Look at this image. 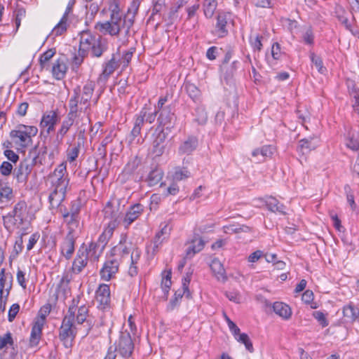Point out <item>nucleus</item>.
I'll use <instances>...</instances> for the list:
<instances>
[{"instance_id":"c756f323","label":"nucleus","mask_w":359,"mask_h":359,"mask_svg":"<svg viewBox=\"0 0 359 359\" xmlns=\"http://www.w3.org/2000/svg\"><path fill=\"white\" fill-rule=\"evenodd\" d=\"M318 143L317 137L304 138L299 140L297 150L302 155H306L317 147Z\"/></svg>"},{"instance_id":"338daca9","label":"nucleus","mask_w":359,"mask_h":359,"mask_svg":"<svg viewBox=\"0 0 359 359\" xmlns=\"http://www.w3.org/2000/svg\"><path fill=\"white\" fill-rule=\"evenodd\" d=\"M263 36L259 34H257L255 37L250 36V43L254 50L260 51L262 48V39Z\"/></svg>"},{"instance_id":"9b49d317","label":"nucleus","mask_w":359,"mask_h":359,"mask_svg":"<svg viewBox=\"0 0 359 359\" xmlns=\"http://www.w3.org/2000/svg\"><path fill=\"white\" fill-rule=\"evenodd\" d=\"M109 212H110V215H111L112 217H114V218L118 217L117 212L113 213L112 212H111L110 203H108L106 210H105L106 215L108 216V215L109 214ZM116 224H117L116 219H115L114 221L109 222L107 228H106L104 230V231L102 233V234L100 235L97 241L95 243H97V245H99L100 247H102L104 250L105 246L107 245L109 240L110 239V238L111 237V236L113 234L114 229H115Z\"/></svg>"},{"instance_id":"69168bd1","label":"nucleus","mask_w":359,"mask_h":359,"mask_svg":"<svg viewBox=\"0 0 359 359\" xmlns=\"http://www.w3.org/2000/svg\"><path fill=\"white\" fill-rule=\"evenodd\" d=\"M140 133H141V130L133 126L130 135L128 137L129 144L140 143V139L137 138L139 137V135H140Z\"/></svg>"},{"instance_id":"a211bd4d","label":"nucleus","mask_w":359,"mask_h":359,"mask_svg":"<svg viewBox=\"0 0 359 359\" xmlns=\"http://www.w3.org/2000/svg\"><path fill=\"white\" fill-rule=\"evenodd\" d=\"M75 243L76 237L74 234L71 232H68L60 244V253L67 260L72 258L75 251Z\"/></svg>"},{"instance_id":"4d7b16f0","label":"nucleus","mask_w":359,"mask_h":359,"mask_svg":"<svg viewBox=\"0 0 359 359\" xmlns=\"http://www.w3.org/2000/svg\"><path fill=\"white\" fill-rule=\"evenodd\" d=\"M147 116V109L144 107L139 114H136L134 118V126L142 130V127L145 121Z\"/></svg>"},{"instance_id":"f03ea898","label":"nucleus","mask_w":359,"mask_h":359,"mask_svg":"<svg viewBox=\"0 0 359 359\" xmlns=\"http://www.w3.org/2000/svg\"><path fill=\"white\" fill-rule=\"evenodd\" d=\"M78 302L75 299H73L72 305L68 310V315L64 317L59 329V339L66 348H70L72 346V342L76 336L77 331L74 325V320Z\"/></svg>"},{"instance_id":"f257e3e1","label":"nucleus","mask_w":359,"mask_h":359,"mask_svg":"<svg viewBox=\"0 0 359 359\" xmlns=\"http://www.w3.org/2000/svg\"><path fill=\"white\" fill-rule=\"evenodd\" d=\"M50 183L51 192L48 197L50 208L56 209L60 206L66 197L67 188L69 184L67 164L63 162L58 165L48 177Z\"/></svg>"},{"instance_id":"ea45409f","label":"nucleus","mask_w":359,"mask_h":359,"mask_svg":"<svg viewBox=\"0 0 359 359\" xmlns=\"http://www.w3.org/2000/svg\"><path fill=\"white\" fill-rule=\"evenodd\" d=\"M273 311L283 319L287 320L292 316L290 307L283 302H275L273 305Z\"/></svg>"},{"instance_id":"4c0bfd02","label":"nucleus","mask_w":359,"mask_h":359,"mask_svg":"<svg viewBox=\"0 0 359 359\" xmlns=\"http://www.w3.org/2000/svg\"><path fill=\"white\" fill-rule=\"evenodd\" d=\"M14 198L12 188L6 184H0V203H3L4 207L8 205Z\"/></svg>"},{"instance_id":"58836bf2","label":"nucleus","mask_w":359,"mask_h":359,"mask_svg":"<svg viewBox=\"0 0 359 359\" xmlns=\"http://www.w3.org/2000/svg\"><path fill=\"white\" fill-rule=\"evenodd\" d=\"M238 63V62L237 61H233L230 65H222L221 71L222 73V76L226 81V83H229L232 81L234 74L237 70Z\"/></svg>"},{"instance_id":"473e14b6","label":"nucleus","mask_w":359,"mask_h":359,"mask_svg":"<svg viewBox=\"0 0 359 359\" xmlns=\"http://www.w3.org/2000/svg\"><path fill=\"white\" fill-rule=\"evenodd\" d=\"M265 204L269 210L273 212H277L282 215H285V206L280 203L276 198L269 196L265 201Z\"/></svg>"},{"instance_id":"39448f33","label":"nucleus","mask_w":359,"mask_h":359,"mask_svg":"<svg viewBox=\"0 0 359 359\" xmlns=\"http://www.w3.org/2000/svg\"><path fill=\"white\" fill-rule=\"evenodd\" d=\"M37 133L38 128L35 126L20 124L11 131L10 137L15 144L25 148L32 143V137Z\"/></svg>"},{"instance_id":"cd10ccee","label":"nucleus","mask_w":359,"mask_h":359,"mask_svg":"<svg viewBox=\"0 0 359 359\" xmlns=\"http://www.w3.org/2000/svg\"><path fill=\"white\" fill-rule=\"evenodd\" d=\"M198 138L195 136H189L179 147L178 153L181 155H190L198 147Z\"/></svg>"},{"instance_id":"2f4dec72","label":"nucleus","mask_w":359,"mask_h":359,"mask_svg":"<svg viewBox=\"0 0 359 359\" xmlns=\"http://www.w3.org/2000/svg\"><path fill=\"white\" fill-rule=\"evenodd\" d=\"M76 124V121L67 115L65 119L61 123V126L57 131L55 138L57 141L62 142L64 137L67 135L71 127Z\"/></svg>"},{"instance_id":"393cba45","label":"nucleus","mask_w":359,"mask_h":359,"mask_svg":"<svg viewBox=\"0 0 359 359\" xmlns=\"http://www.w3.org/2000/svg\"><path fill=\"white\" fill-rule=\"evenodd\" d=\"M48 154V146L43 145L39 150L36 147L32 149L28 155V158L33 163L34 165L37 164L43 165L46 162V154Z\"/></svg>"},{"instance_id":"680f3d73","label":"nucleus","mask_w":359,"mask_h":359,"mask_svg":"<svg viewBox=\"0 0 359 359\" xmlns=\"http://www.w3.org/2000/svg\"><path fill=\"white\" fill-rule=\"evenodd\" d=\"M56 53L55 48H50L41 55L39 62L42 67H45V64L48 62Z\"/></svg>"},{"instance_id":"864d4df0","label":"nucleus","mask_w":359,"mask_h":359,"mask_svg":"<svg viewBox=\"0 0 359 359\" xmlns=\"http://www.w3.org/2000/svg\"><path fill=\"white\" fill-rule=\"evenodd\" d=\"M191 176L190 172L185 167H177L173 174V179L176 181H182Z\"/></svg>"},{"instance_id":"6e6d98bb","label":"nucleus","mask_w":359,"mask_h":359,"mask_svg":"<svg viewBox=\"0 0 359 359\" xmlns=\"http://www.w3.org/2000/svg\"><path fill=\"white\" fill-rule=\"evenodd\" d=\"M201 7L199 0H196L193 4H189L185 8L187 13V20H189L197 14L198 11Z\"/></svg>"},{"instance_id":"9d476101","label":"nucleus","mask_w":359,"mask_h":359,"mask_svg":"<svg viewBox=\"0 0 359 359\" xmlns=\"http://www.w3.org/2000/svg\"><path fill=\"white\" fill-rule=\"evenodd\" d=\"M119 58L113 54L109 60L102 64V71L97 78V83L104 86L109 76L119 67Z\"/></svg>"},{"instance_id":"72a5a7b5","label":"nucleus","mask_w":359,"mask_h":359,"mask_svg":"<svg viewBox=\"0 0 359 359\" xmlns=\"http://www.w3.org/2000/svg\"><path fill=\"white\" fill-rule=\"evenodd\" d=\"M273 154V148L271 145H264L260 148L255 149L252 155L257 158L259 162L264 161L267 158H271Z\"/></svg>"},{"instance_id":"ddd939ff","label":"nucleus","mask_w":359,"mask_h":359,"mask_svg":"<svg viewBox=\"0 0 359 359\" xmlns=\"http://www.w3.org/2000/svg\"><path fill=\"white\" fill-rule=\"evenodd\" d=\"M170 231L171 228L168 224L164 223L161 224L160 231L156 233L153 241L149 246L153 255H155L159 250L162 244L168 241L170 235Z\"/></svg>"},{"instance_id":"2eb2a0df","label":"nucleus","mask_w":359,"mask_h":359,"mask_svg":"<svg viewBox=\"0 0 359 359\" xmlns=\"http://www.w3.org/2000/svg\"><path fill=\"white\" fill-rule=\"evenodd\" d=\"M34 166L33 163H32L28 158L21 161L13 172V175L18 182L20 183H25L27 181L28 177Z\"/></svg>"},{"instance_id":"5701e85b","label":"nucleus","mask_w":359,"mask_h":359,"mask_svg":"<svg viewBox=\"0 0 359 359\" xmlns=\"http://www.w3.org/2000/svg\"><path fill=\"white\" fill-rule=\"evenodd\" d=\"M144 207L141 203H135L131 205L127 210L123 222L126 227L130 226L144 212Z\"/></svg>"},{"instance_id":"c85d7f7f","label":"nucleus","mask_w":359,"mask_h":359,"mask_svg":"<svg viewBox=\"0 0 359 359\" xmlns=\"http://www.w3.org/2000/svg\"><path fill=\"white\" fill-rule=\"evenodd\" d=\"M80 248H83L86 250L87 257L91 262H97L104 249L93 241L90 242L88 245L83 244Z\"/></svg>"},{"instance_id":"49530a36","label":"nucleus","mask_w":359,"mask_h":359,"mask_svg":"<svg viewBox=\"0 0 359 359\" xmlns=\"http://www.w3.org/2000/svg\"><path fill=\"white\" fill-rule=\"evenodd\" d=\"M163 172L160 168H154L150 171L147 181L150 187L156 185L162 179Z\"/></svg>"},{"instance_id":"6ab92c4d","label":"nucleus","mask_w":359,"mask_h":359,"mask_svg":"<svg viewBox=\"0 0 359 359\" xmlns=\"http://www.w3.org/2000/svg\"><path fill=\"white\" fill-rule=\"evenodd\" d=\"M95 297L99 303V307L104 309L107 308L111 302V292L109 285L107 284H100L95 292Z\"/></svg>"},{"instance_id":"a18cd8bd","label":"nucleus","mask_w":359,"mask_h":359,"mask_svg":"<svg viewBox=\"0 0 359 359\" xmlns=\"http://www.w3.org/2000/svg\"><path fill=\"white\" fill-rule=\"evenodd\" d=\"M67 12H65L60 22L53 29L51 35H53L54 37H56L62 35L64 32H65L67 28Z\"/></svg>"},{"instance_id":"f3484780","label":"nucleus","mask_w":359,"mask_h":359,"mask_svg":"<svg viewBox=\"0 0 359 359\" xmlns=\"http://www.w3.org/2000/svg\"><path fill=\"white\" fill-rule=\"evenodd\" d=\"M132 249V243L127 241L126 235H121L119 243L111 250L109 255L119 258L121 262V258L128 255Z\"/></svg>"},{"instance_id":"7ed1b4c3","label":"nucleus","mask_w":359,"mask_h":359,"mask_svg":"<svg viewBox=\"0 0 359 359\" xmlns=\"http://www.w3.org/2000/svg\"><path fill=\"white\" fill-rule=\"evenodd\" d=\"M133 25L131 19H128L124 15H120L110 18L109 20L104 22H99L96 24L95 27L104 35L117 36L121 29H124L126 36L128 35Z\"/></svg>"},{"instance_id":"3c124183","label":"nucleus","mask_w":359,"mask_h":359,"mask_svg":"<svg viewBox=\"0 0 359 359\" xmlns=\"http://www.w3.org/2000/svg\"><path fill=\"white\" fill-rule=\"evenodd\" d=\"M171 275V270L164 271V273H163V278L161 280V288L164 292V294L166 297L169 293V290L172 285Z\"/></svg>"},{"instance_id":"774afa93","label":"nucleus","mask_w":359,"mask_h":359,"mask_svg":"<svg viewBox=\"0 0 359 359\" xmlns=\"http://www.w3.org/2000/svg\"><path fill=\"white\" fill-rule=\"evenodd\" d=\"M352 100V108L355 114L359 116V93L357 91H352L351 93Z\"/></svg>"},{"instance_id":"1a4fd4ad","label":"nucleus","mask_w":359,"mask_h":359,"mask_svg":"<svg viewBox=\"0 0 359 359\" xmlns=\"http://www.w3.org/2000/svg\"><path fill=\"white\" fill-rule=\"evenodd\" d=\"M120 259L109 255L107 257L99 274L100 279L104 281H109L114 278L118 271Z\"/></svg>"},{"instance_id":"4468645a","label":"nucleus","mask_w":359,"mask_h":359,"mask_svg":"<svg viewBox=\"0 0 359 359\" xmlns=\"http://www.w3.org/2000/svg\"><path fill=\"white\" fill-rule=\"evenodd\" d=\"M154 136V140L152 142L151 152L156 156H161L165 151L166 146V139L168 134L164 131L163 129H156Z\"/></svg>"},{"instance_id":"aec40b11","label":"nucleus","mask_w":359,"mask_h":359,"mask_svg":"<svg viewBox=\"0 0 359 359\" xmlns=\"http://www.w3.org/2000/svg\"><path fill=\"white\" fill-rule=\"evenodd\" d=\"M89 259L87 257L86 250L79 248L74 259L71 271L74 274H79L87 266Z\"/></svg>"},{"instance_id":"0eeeda50","label":"nucleus","mask_w":359,"mask_h":359,"mask_svg":"<svg viewBox=\"0 0 359 359\" xmlns=\"http://www.w3.org/2000/svg\"><path fill=\"white\" fill-rule=\"evenodd\" d=\"M27 205L25 201H21L15 204L13 210L7 215L3 217L6 229H9L15 226L20 228L24 224Z\"/></svg>"},{"instance_id":"4be33fe9","label":"nucleus","mask_w":359,"mask_h":359,"mask_svg":"<svg viewBox=\"0 0 359 359\" xmlns=\"http://www.w3.org/2000/svg\"><path fill=\"white\" fill-rule=\"evenodd\" d=\"M85 132V129L81 130L78 136L77 141L71 144L66 151L67 160L69 163H72L76 160L80 153L81 147L84 143V136L82 133Z\"/></svg>"},{"instance_id":"bf43d9fd","label":"nucleus","mask_w":359,"mask_h":359,"mask_svg":"<svg viewBox=\"0 0 359 359\" xmlns=\"http://www.w3.org/2000/svg\"><path fill=\"white\" fill-rule=\"evenodd\" d=\"M236 340L242 344H243L246 348V349L250 352H254V348L252 346V343L251 340L250 339L248 335L245 333H241L239 334L238 337H237Z\"/></svg>"},{"instance_id":"f8f14e48","label":"nucleus","mask_w":359,"mask_h":359,"mask_svg":"<svg viewBox=\"0 0 359 359\" xmlns=\"http://www.w3.org/2000/svg\"><path fill=\"white\" fill-rule=\"evenodd\" d=\"M216 20L217 22L214 32L215 35L219 38H223L227 36L229 34L227 25L229 22L231 21V13L223 11H219L217 12Z\"/></svg>"},{"instance_id":"5fc2aeb1","label":"nucleus","mask_w":359,"mask_h":359,"mask_svg":"<svg viewBox=\"0 0 359 359\" xmlns=\"http://www.w3.org/2000/svg\"><path fill=\"white\" fill-rule=\"evenodd\" d=\"M187 291H185L183 288L175 291L173 299H172L169 303L168 309L170 310H173L175 307L178 304L179 301L182 299L183 295L187 297Z\"/></svg>"},{"instance_id":"a878e982","label":"nucleus","mask_w":359,"mask_h":359,"mask_svg":"<svg viewBox=\"0 0 359 359\" xmlns=\"http://www.w3.org/2000/svg\"><path fill=\"white\" fill-rule=\"evenodd\" d=\"M185 250V259H191L196 253L201 252L205 246V242L201 237L193 238L188 242Z\"/></svg>"},{"instance_id":"423d86ee","label":"nucleus","mask_w":359,"mask_h":359,"mask_svg":"<svg viewBox=\"0 0 359 359\" xmlns=\"http://www.w3.org/2000/svg\"><path fill=\"white\" fill-rule=\"evenodd\" d=\"M51 308V304H46L40 309L39 317L36 319L32 328L29 341V346L30 348H35L39 344L46 318L50 313Z\"/></svg>"},{"instance_id":"c9c22d12","label":"nucleus","mask_w":359,"mask_h":359,"mask_svg":"<svg viewBox=\"0 0 359 359\" xmlns=\"http://www.w3.org/2000/svg\"><path fill=\"white\" fill-rule=\"evenodd\" d=\"M96 35L93 34L89 31H82L80 33V45L79 48V52L82 53L83 55H85V49L87 47H89V44L92 41H95V38Z\"/></svg>"},{"instance_id":"c03bdc74","label":"nucleus","mask_w":359,"mask_h":359,"mask_svg":"<svg viewBox=\"0 0 359 359\" xmlns=\"http://www.w3.org/2000/svg\"><path fill=\"white\" fill-rule=\"evenodd\" d=\"M62 143V142H59L57 141V139L55 138L48 147V163H53L54 159L59 155L60 146Z\"/></svg>"},{"instance_id":"de8ad7c7","label":"nucleus","mask_w":359,"mask_h":359,"mask_svg":"<svg viewBox=\"0 0 359 359\" xmlns=\"http://www.w3.org/2000/svg\"><path fill=\"white\" fill-rule=\"evenodd\" d=\"M193 115L195 116L194 121L198 123L199 125H204L207 122L208 115L203 105L199 104L197 106Z\"/></svg>"},{"instance_id":"8fccbe9b","label":"nucleus","mask_w":359,"mask_h":359,"mask_svg":"<svg viewBox=\"0 0 359 359\" xmlns=\"http://www.w3.org/2000/svg\"><path fill=\"white\" fill-rule=\"evenodd\" d=\"M210 268L212 271L217 276L218 279L222 277L224 280H226V277L225 276V270L223 267V265L218 259H215L212 261V263L210 264Z\"/></svg>"},{"instance_id":"a19ab883","label":"nucleus","mask_w":359,"mask_h":359,"mask_svg":"<svg viewBox=\"0 0 359 359\" xmlns=\"http://www.w3.org/2000/svg\"><path fill=\"white\" fill-rule=\"evenodd\" d=\"M343 314L348 321L353 322L359 318V309L353 303H350L344 306Z\"/></svg>"},{"instance_id":"e433bc0d","label":"nucleus","mask_w":359,"mask_h":359,"mask_svg":"<svg viewBox=\"0 0 359 359\" xmlns=\"http://www.w3.org/2000/svg\"><path fill=\"white\" fill-rule=\"evenodd\" d=\"M67 66L64 60L61 58L57 59L52 67V73L57 80L62 79L66 74Z\"/></svg>"},{"instance_id":"6e6552de","label":"nucleus","mask_w":359,"mask_h":359,"mask_svg":"<svg viewBox=\"0 0 359 359\" xmlns=\"http://www.w3.org/2000/svg\"><path fill=\"white\" fill-rule=\"evenodd\" d=\"M134 350V343L130 334L128 332H121L118 339L115 342L114 351H116L121 357L129 358Z\"/></svg>"},{"instance_id":"603ef678","label":"nucleus","mask_w":359,"mask_h":359,"mask_svg":"<svg viewBox=\"0 0 359 359\" xmlns=\"http://www.w3.org/2000/svg\"><path fill=\"white\" fill-rule=\"evenodd\" d=\"M140 5V0H133L132 2L130 3V5L128 8L127 13L124 15V16L128 19L132 20L133 24H134L135 18L136 14L137 13Z\"/></svg>"},{"instance_id":"052dcab7","label":"nucleus","mask_w":359,"mask_h":359,"mask_svg":"<svg viewBox=\"0 0 359 359\" xmlns=\"http://www.w3.org/2000/svg\"><path fill=\"white\" fill-rule=\"evenodd\" d=\"M310 57L312 63L316 66L318 71L321 74H325L327 69L323 66V63L321 58L313 53H311Z\"/></svg>"},{"instance_id":"7c9ffc66","label":"nucleus","mask_w":359,"mask_h":359,"mask_svg":"<svg viewBox=\"0 0 359 359\" xmlns=\"http://www.w3.org/2000/svg\"><path fill=\"white\" fill-rule=\"evenodd\" d=\"M58 208H60V212L62 214L64 222L69 229L68 232L74 233L75 229L79 226L80 217L69 215L65 208L62 210V204Z\"/></svg>"},{"instance_id":"20e7f679","label":"nucleus","mask_w":359,"mask_h":359,"mask_svg":"<svg viewBox=\"0 0 359 359\" xmlns=\"http://www.w3.org/2000/svg\"><path fill=\"white\" fill-rule=\"evenodd\" d=\"M79 90L74 88L73 93L68 101L69 111L67 116L76 121V124L79 121H90L89 112L90 104H80Z\"/></svg>"},{"instance_id":"dca6fc26","label":"nucleus","mask_w":359,"mask_h":359,"mask_svg":"<svg viewBox=\"0 0 359 359\" xmlns=\"http://www.w3.org/2000/svg\"><path fill=\"white\" fill-rule=\"evenodd\" d=\"M60 121V116L57 111L50 110L44 113L42 116L40 127L46 130L47 134H50L55 130V127Z\"/></svg>"},{"instance_id":"13d9d810","label":"nucleus","mask_w":359,"mask_h":359,"mask_svg":"<svg viewBox=\"0 0 359 359\" xmlns=\"http://www.w3.org/2000/svg\"><path fill=\"white\" fill-rule=\"evenodd\" d=\"M13 344L12 334L10 332H7L4 335L0 336V350L8 346H13Z\"/></svg>"},{"instance_id":"412c9836","label":"nucleus","mask_w":359,"mask_h":359,"mask_svg":"<svg viewBox=\"0 0 359 359\" xmlns=\"http://www.w3.org/2000/svg\"><path fill=\"white\" fill-rule=\"evenodd\" d=\"M158 112V122L159 125L165 126L167 129L172 128L176 119L173 108L171 106H165Z\"/></svg>"},{"instance_id":"79ce46f5","label":"nucleus","mask_w":359,"mask_h":359,"mask_svg":"<svg viewBox=\"0 0 359 359\" xmlns=\"http://www.w3.org/2000/svg\"><path fill=\"white\" fill-rule=\"evenodd\" d=\"M203 11L206 18L210 19L213 17L217 7V0H203Z\"/></svg>"},{"instance_id":"09e8293b","label":"nucleus","mask_w":359,"mask_h":359,"mask_svg":"<svg viewBox=\"0 0 359 359\" xmlns=\"http://www.w3.org/2000/svg\"><path fill=\"white\" fill-rule=\"evenodd\" d=\"M226 233H239L252 231V228L244 224H229L224 226Z\"/></svg>"},{"instance_id":"f704fd0d","label":"nucleus","mask_w":359,"mask_h":359,"mask_svg":"<svg viewBox=\"0 0 359 359\" xmlns=\"http://www.w3.org/2000/svg\"><path fill=\"white\" fill-rule=\"evenodd\" d=\"M184 90L189 97L196 103L201 102V92L200 89L191 82L184 83Z\"/></svg>"},{"instance_id":"e2e57ef3","label":"nucleus","mask_w":359,"mask_h":359,"mask_svg":"<svg viewBox=\"0 0 359 359\" xmlns=\"http://www.w3.org/2000/svg\"><path fill=\"white\" fill-rule=\"evenodd\" d=\"M88 313V307L86 305L80 306L78 309L76 315V321L79 324H82L87 318Z\"/></svg>"},{"instance_id":"37998d69","label":"nucleus","mask_w":359,"mask_h":359,"mask_svg":"<svg viewBox=\"0 0 359 359\" xmlns=\"http://www.w3.org/2000/svg\"><path fill=\"white\" fill-rule=\"evenodd\" d=\"M165 0H154L149 20H155L156 16L160 18L161 16V13L165 9Z\"/></svg>"},{"instance_id":"0e129e2a","label":"nucleus","mask_w":359,"mask_h":359,"mask_svg":"<svg viewBox=\"0 0 359 359\" xmlns=\"http://www.w3.org/2000/svg\"><path fill=\"white\" fill-rule=\"evenodd\" d=\"M109 10L110 11V18L123 15L119 8V4L116 0H112L109 6Z\"/></svg>"},{"instance_id":"bb28decb","label":"nucleus","mask_w":359,"mask_h":359,"mask_svg":"<svg viewBox=\"0 0 359 359\" xmlns=\"http://www.w3.org/2000/svg\"><path fill=\"white\" fill-rule=\"evenodd\" d=\"M105 50L106 46L102 43L101 36H96L95 41H92L89 44V47L85 49V55H87L88 52L90 51L93 57H100Z\"/></svg>"},{"instance_id":"b1692460","label":"nucleus","mask_w":359,"mask_h":359,"mask_svg":"<svg viewBox=\"0 0 359 359\" xmlns=\"http://www.w3.org/2000/svg\"><path fill=\"white\" fill-rule=\"evenodd\" d=\"M95 88V84L93 81H88L82 88L79 86L75 88L79 90L80 104H90V102L93 95Z\"/></svg>"}]
</instances>
